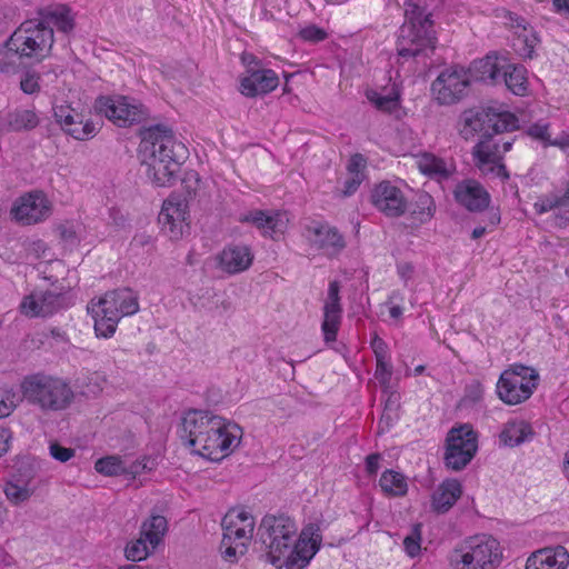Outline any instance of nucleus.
I'll use <instances>...</instances> for the list:
<instances>
[{
	"instance_id": "nucleus-21",
	"label": "nucleus",
	"mask_w": 569,
	"mask_h": 569,
	"mask_svg": "<svg viewBox=\"0 0 569 569\" xmlns=\"http://www.w3.org/2000/svg\"><path fill=\"white\" fill-rule=\"evenodd\" d=\"M278 84L279 78L273 70L249 68L241 78L240 92L248 98H254L273 91Z\"/></svg>"
},
{
	"instance_id": "nucleus-43",
	"label": "nucleus",
	"mask_w": 569,
	"mask_h": 569,
	"mask_svg": "<svg viewBox=\"0 0 569 569\" xmlns=\"http://www.w3.org/2000/svg\"><path fill=\"white\" fill-rule=\"evenodd\" d=\"M533 208L538 214H543L553 209L566 208V204H565V200H563V198H561V196L550 194V196L540 198L537 202H535Z\"/></svg>"
},
{
	"instance_id": "nucleus-50",
	"label": "nucleus",
	"mask_w": 569,
	"mask_h": 569,
	"mask_svg": "<svg viewBox=\"0 0 569 569\" xmlns=\"http://www.w3.org/2000/svg\"><path fill=\"white\" fill-rule=\"evenodd\" d=\"M299 36L305 41L319 42L327 38V32L323 29H321L315 24H311V26H308V27L301 29L299 32Z\"/></svg>"
},
{
	"instance_id": "nucleus-1",
	"label": "nucleus",
	"mask_w": 569,
	"mask_h": 569,
	"mask_svg": "<svg viewBox=\"0 0 569 569\" xmlns=\"http://www.w3.org/2000/svg\"><path fill=\"white\" fill-rule=\"evenodd\" d=\"M518 128L519 120L513 113L500 107H487L463 111L459 132L466 140L476 132H482L480 141L472 149L476 167L485 176L492 174L508 180L509 172L502 163V158L511 149L515 138L501 134Z\"/></svg>"
},
{
	"instance_id": "nucleus-20",
	"label": "nucleus",
	"mask_w": 569,
	"mask_h": 569,
	"mask_svg": "<svg viewBox=\"0 0 569 569\" xmlns=\"http://www.w3.org/2000/svg\"><path fill=\"white\" fill-rule=\"evenodd\" d=\"M98 307L103 308L107 315L113 316L120 321L121 318L138 312V296L129 288L116 289L100 298Z\"/></svg>"
},
{
	"instance_id": "nucleus-13",
	"label": "nucleus",
	"mask_w": 569,
	"mask_h": 569,
	"mask_svg": "<svg viewBox=\"0 0 569 569\" xmlns=\"http://www.w3.org/2000/svg\"><path fill=\"white\" fill-rule=\"evenodd\" d=\"M167 519L156 515L142 522L139 539L127 545L124 553L133 562L146 559L159 545L167 531Z\"/></svg>"
},
{
	"instance_id": "nucleus-58",
	"label": "nucleus",
	"mask_w": 569,
	"mask_h": 569,
	"mask_svg": "<svg viewBox=\"0 0 569 569\" xmlns=\"http://www.w3.org/2000/svg\"><path fill=\"white\" fill-rule=\"evenodd\" d=\"M381 460L380 453H371L366 458V471L369 476L377 473Z\"/></svg>"
},
{
	"instance_id": "nucleus-26",
	"label": "nucleus",
	"mask_w": 569,
	"mask_h": 569,
	"mask_svg": "<svg viewBox=\"0 0 569 569\" xmlns=\"http://www.w3.org/2000/svg\"><path fill=\"white\" fill-rule=\"evenodd\" d=\"M219 267L230 274L240 273L250 268L253 253L246 244L227 246L218 256Z\"/></svg>"
},
{
	"instance_id": "nucleus-64",
	"label": "nucleus",
	"mask_w": 569,
	"mask_h": 569,
	"mask_svg": "<svg viewBox=\"0 0 569 569\" xmlns=\"http://www.w3.org/2000/svg\"><path fill=\"white\" fill-rule=\"evenodd\" d=\"M553 6L558 11L569 14V0H553Z\"/></svg>"
},
{
	"instance_id": "nucleus-29",
	"label": "nucleus",
	"mask_w": 569,
	"mask_h": 569,
	"mask_svg": "<svg viewBox=\"0 0 569 569\" xmlns=\"http://www.w3.org/2000/svg\"><path fill=\"white\" fill-rule=\"evenodd\" d=\"M39 123L40 119L33 107H18L4 116L1 127L7 132H22L33 130Z\"/></svg>"
},
{
	"instance_id": "nucleus-16",
	"label": "nucleus",
	"mask_w": 569,
	"mask_h": 569,
	"mask_svg": "<svg viewBox=\"0 0 569 569\" xmlns=\"http://www.w3.org/2000/svg\"><path fill=\"white\" fill-rule=\"evenodd\" d=\"M11 214L23 224L38 223L49 217V201L42 192L27 193L14 202Z\"/></svg>"
},
{
	"instance_id": "nucleus-5",
	"label": "nucleus",
	"mask_w": 569,
	"mask_h": 569,
	"mask_svg": "<svg viewBox=\"0 0 569 569\" xmlns=\"http://www.w3.org/2000/svg\"><path fill=\"white\" fill-rule=\"evenodd\" d=\"M21 391L29 403L49 411L67 409L74 398L73 390L63 379L42 373L24 377Z\"/></svg>"
},
{
	"instance_id": "nucleus-51",
	"label": "nucleus",
	"mask_w": 569,
	"mask_h": 569,
	"mask_svg": "<svg viewBox=\"0 0 569 569\" xmlns=\"http://www.w3.org/2000/svg\"><path fill=\"white\" fill-rule=\"evenodd\" d=\"M549 126L546 123H535L528 128V136L541 141L545 146H550V136L548 133Z\"/></svg>"
},
{
	"instance_id": "nucleus-9",
	"label": "nucleus",
	"mask_w": 569,
	"mask_h": 569,
	"mask_svg": "<svg viewBox=\"0 0 569 569\" xmlns=\"http://www.w3.org/2000/svg\"><path fill=\"white\" fill-rule=\"evenodd\" d=\"M470 86V74L466 68L452 66L443 69L432 81L431 93L438 104L452 106L468 96Z\"/></svg>"
},
{
	"instance_id": "nucleus-36",
	"label": "nucleus",
	"mask_w": 569,
	"mask_h": 569,
	"mask_svg": "<svg viewBox=\"0 0 569 569\" xmlns=\"http://www.w3.org/2000/svg\"><path fill=\"white\" fill-rule=\"evenodd\" d=\"M379 486L382 491L389 496L402 497L408 491V483L406 477L395 470L387 469L382 472Z\"/></svg>"
},
{
	"instance_id": "nucleus-47",
	"label": "nucleus",
	"mask_w": 569,
	"mask_h": 569,
	"mask_svg": "<svg viewBox=\"0 0 569 569\" xmlns=\"http://www.w3.org/2000/svg\"><path fill=\"white\" fill-rule=\"evenodd\" d=\"M375 377L379 381L381 386L388 388L391 381L392 376V366L388 361V359H378Z\"/></svg>"
},
{
	"instance_id": "nucleus-40",
	"label": "nucleus",
	"mask_w": 569,
	"mask_h": 569,
	"mask_svg": "<svg viewBox=\"0 0 569 569\" xmlns=\"http://www.w3.org/2000/svg\"><path fill=\"white\" fill-rule=\"evenodd\" d=\"M431 14L426 13L425 9L415 3H408L406 9V21L403 23H413L415 27L433 28Z\"/></svg>"
},
{
	"instance_id": "nucleus-6",
	"label": "nucleus",
	"mask_w": 569,
	"mask_h": 569,
	"mask_svg": "<svg viewBox=\"0 0 569 569\" xmlns=\"http://www.w3.org/2000/svg\"><path fill=\"white\" fill-rule=\"evenodd\" d=\"M501 559L499 541L485 533L466 538L449 556L452 569H496Z\"/></svg>"
},
{
	"instance_id": "nucleus-24",
	"label": "nucleus",
	"mask_w": 569,
	"mask_h": 569,
	"mask_svg": "<svg viewBox=\"0 0 569 569\" xmlns=\"http://www.w3.org/2000/svg\"><path fill=\"white\" fill-rule=\"evenodd\" d=\"M456 201L469 211H482L490 203V194L476 180L467 179L459 182L453 191Z\"/></svg>"
},
{
	"instance_id": "nucleus-4",
	"label": "nucleus",
	"mask_w": 569,
	"mask_h": 569,
	"mask_svg": "<svg viewBox=\"0 0 569 569\" xmlns=\"http://www.w3.org/2000/svg\"><path fill=\"white\" fill-rule=\"evenodd\" d=\"M54 42L53 30L31 19L22 22L7 40L8 53L17 56L21 62H40L49 57Z\"/></svg>"
},
{
	"instance_id": "nucleus-31",
	"label": "nucleus",
	"mask_w": 569,
	"mask_h": 569,
	"mask_svg": "<svg viewBox=\"0 0 569 569\" xmlns=\"http://www.w3.org/2000/svg\"><path fill=\"white\" fill-rule=\"evenodd\" d=\"M38 19L52 30L56 27L59 31L68 33L74 28V20L68 6L58 3L39 9Z\"/></svg>"
},
{
	"instance_id": "nucleus-32",
	"label": "nucleus",
	"mask_w": 569,
	"mask_h": 569,
	"mask_svg": "<svg viewBox=\"0 0 569 569\" xmlns=\"http://www.w3.org/2000/svg\"><path fill=\"white\" fill-rule=\"evenodd\" d=\"M509 91L523 97L528 91L527 69L522 64L505 63L501 78Z\"/></svg>"
},
{
	"instance_id": "nucleus-54",
	"label": "nucleus",
	"mask_w": 569,
	"mask_h": 569,
	"mask_svg": "<svg viewBox=\"0 0 569 569\" xmlns=\"http://www.w3.org/2000/svg\"><path fill=\"white\" fill-rule=\"evenodd\" d=\"M371 348L373 350L376 360L388 359V346L378 335H375L371 339Z\"/></svg>"
},
{
	"instance_id": "nucleus-25",
	"label": "nucleus",
	"mask_w": 569,
	"mask_h": 569,
	"mask_svg": "<svg viewBox=\"0 0 569 569\" xmlns=\"http://www.w3.org/2000/svg\"><path fill=\"white\" fill-rule=\"evenodd\" d=\"M505 58L497 53H488L485 58L475 60L466 71L470 74V82L480 81L490 84H497L500 81L502 69L506 63Z\"/></svg>"
},
{
	"instance_id": "nucleus-14",
	"label": "nucleus",
	"mask_w": 569,
	"mask_h": 569,
	"mask_svg": "<svg viewBox=\"0 0 569 569\" xmlns=\"http://www.w3.org/2000/svg\"><path fill=\"white\" fill-rule=\"evenodd\" d=\"M94 109L119 127L140 122L147 116L141 104L127 97H99L94 102Z\"/></svg>"
},
{
	"instance_id": "nucleus-62",
	"label": "nucleus",
	"mask_w": 569,
	"mask_h": 569,
	"mask_svg": "<svg viewBox=\"0 0 569 569\" xmlns=\"http://www.w3.org/2000/svg\"><path fill=\"white\" fill-rule=\"evenodd\" d=\"M412 272L413 267L410 263H402L398 266V273L405 280L409 279Z\"/></svg>"
},
{
	"instance_id": "nucleus-38",
	"label": "nucleus",
	"mask_w": 569,
	"mask_h": 569,
	"mask_svg": "<svg viewBox=\"0 0 569 569\" xmlns=\"http://www.w3.org/2000/svg\"><path fill=\"white\" fill-rule=\"evenodd\" d=\"M97 472L112 477L124 473V461L118 456H107L100 458L94 463Z\"/></svg>"
},
{
	"instance_id": "nucleus-17",
	"label": "nucleus",
	"mask_w": 569,
	"mask_h": 569,
	"mask_svg": "<svg viewBox=\"0 0 569 569\" xmlns=\"http://www.w3.org/2000/svg\"><path fill=\"white\" fill-rule=\"evenodd\" d=\"M187 216V203L184 200L168 198L162 204L158 221L166 236L171 240H178L182 237L184 228L188 227L186 223Z\"/></svg>"
},
{
	"instance_id": "nucleus-10",
	"label": "nucleus",
	"mask_w": 569,
	"mask_h": 569,
	"mask_svg": "<svg viewBox=\"0 0 569 569\" xmlns=\"http://www.w3.org/2000/svg\"><path fill=\"white\" fill-rule=\"evenodd\" d=\"M74 305V297L71 290L53 292L34 291L26 296L20 303V310L30 318L50 317L61 310H66Z\"/></svg>"
},
{
	"instance_id": "nucleus-57",
	"label": "nucleus",
	"mask_w": 569,
	"mask_h": 569,
	"mask_svg": "<svg viewBox=\"0 0 569 569\" xmlns=\"http://www.w3.org/2000/svg\"><path fill=\"white\" fill-rule=\"evenodd\" d=\"M20 88L24 93L28 94H32L40 89L38 80L33 76H26L20 82Z\"/></svg>"
},
{
	"instance_id": "nucleus-44",
	"label": "nucleus",
	"mask_w": 569,
	"mask_h": 569,
	"mask_svg": "<svg viewBox=\"0 0 569 569\" xmlns=\"http://www.w3.org/2000/svg\"><path fill=\"white\" fill-rule=\"evenodd\" d=\"M420 169L425 174L428 176H438L441 178L449 177V171L446 168V163L435 157L426 158L423 162L420 163Z\"/></svg>"
},
{
	"instance_id": "nucleus-60",
	"label": "nucleus",
	"mask_w": 569,
	"mask_h": 569,
	"mask_svg": "<svg viewBox=\"0 0 569 569\" xmlns=\"http://www.w3.org/2000/svg\"><path fill=\"white\" fill-rule=\"evenodd\" d=\"M228 513H233L236 516V518L233 519L232 522H236L237 523V527H241L242 523H244V517H252L248 511L246 510H237V509H232L230 510Z\"/></svg>"
},
{
	"instance_id": "nucleus-30",
	"label": "nucleus",
	"mask_w": 569,
	"mask_h": 569,
	"mask_svg": "<svg viewBox=\"0 0 569 569\" xmlns=\"http://www.w3.org/2000/svg\"><path fill=\"white\" fill-rule=\"evenodd\" d=\"M462 495V486L457 479H446L435 490L431 497L432 509L437 513L448 512Z\"/></svg>"
},
{
	"instance_id": "nucleus-19",
	"label": "nucleus",
	"mask_w": 569,
	"mask_h": 569,
	"mask_svg": "<svg viewBox=\"0 0 569 569\" xmlns=\"http://www.w3.org/2000/svg\"><path fill=\"white\" fill-rule=\"evenodd\" d=\"M239 221L242 223H251L261 230L263 236L278 239L284 233L289 218L286 212L252 210L241 214Z\"/></svg>"
},
{
	"instance_id": "nucleus-45",
	"label": "nucleus",
	"mask_w": 569,
	"mask_h": 569,
	"mask_svg": "<svg viewBox=\"0 0 569 569\" xmlns=\"http://www.w3.org/2000/svg\"><path fill=\"white\" fill-rule=\"evenodd\" d=\"M421 525L417 523L412 527L411 532L403 539V546L407 555L411 558L420 552Z\"/></svg>"
},
{
	"instance_id": "nucleus-33",
	"label": "nucleus",
	"mask_w": 569,
	"mask_h": 569,
	"mask_svg": "<svg viewBox=\"0 0 569 569\" xmlns=\"http://www.w3.org/2000/svg\"><path fill=\"white\" fill-rule=\"evenodd\" d=\"M532 436L531 426L525 421H508L500 432V440L506 446L516 447Z\"/></svg>"
},
{
	"instance_id": "nucleus-27",
	"label": "nucleus",
	"mask_w": 569,
	"mask_h": 569,
	"mask_svg": "<svg viewBox=\"0 0 569 569\" xmlns=\"http://www.w3.org/2000/svg\"><path fill=\"white\" fill-rule=\"evenodd\" d=\"M154 151L149 157L143 156L142 166L147 167L146 174L157 187H169L180 171V167L169 160L154 159Z\"/></svg>"
},
{
	"instance_id": "nucleus-61",
	"label": "nucleus",
	"mask_w": 569,
	"mask_h": 569,
	"mask_svg": "<svg viewBox=\"0 0 569 569\" xmlns=\"http://www.w3.org/2000/svg\"><path fill=\"white\" fill-rule=\"evenodd\" d=\"M151 242H152V238L144 233L136 234L132 240V244L138 246V247H144V246L150 244Z\"/></svg>"
},
{
	"instance_id": "nucleus-8",
	"label": "nucleus",
	"mask_w": 569,
	"mask_h": 569,
	"mask_svg": "<svg viewBox=\"0 0 569 569\" xmlns=\"http://www.w3.org/2000/svg\"><path fill=\"white\" fill-rule=\"evenodd\" d=\"M140 146L142 156L149 157L154 151V159L169 160L179 167L188 157V149L176 139L172 130L160 124L144 131Z\"/></svg>"
},
{
	"instance_id": "nucleus-2",
	"label": "nucleus",
	"mask_w": 569,
	"mask_h": 569,
	"mask_svg": "<svg viewBox=\"0 0 569 569\" xmlns=\"http://www.w3.org/2000/svg\"><path fill=\"white\" fill-rule=\"evenodd\" d=\"M297 525L286 515H266L257 531V543L272 566L305 568L320 548L322 537L316 525L306 527L297 537Z\"/></svg>"
},
{
	"instance_id": "nucleus-52",
	"label": "nucleus",
	"mask_w": 569,
	"mask_h": 569,
	"mask_svg": "<svg viewBox=\"0 0 569 569\" xmlns=\"http://www.w3.org/2000/svg\"><path fill=\"white\" fill-rule=\"evenodd\" d=\"M49 449L50 455L60 462H67L74 456L72 448L62 447L59 443H51Z\"/></svg>"
},
{
	"instance_id": "nucleus-42",
	"label": "nucleus",
	"mask_w": 569,
	"mask_h": 569,
	"mask_svg": "<svg viewBox=\"0 0 569 569\" xmlns=\"http://www.w3.org/2000/svg\"><path fill=\"white\" fill-rule=\"evenodd\" d=\"M53 116L56 121L61 126V128L66 131L72 124L77 123V120L81 117L78 112L74 111L69 106H57L53 108Z\"/></svg>"
},
{
	"instance_id": "nucleus-22",
	"label": "nucleus",
	"mask_w": 569,
	"mask_h": 569,
	"mask_svg": "<svg viewBox=\"0 0 569 569\" xmlns=\"http://www.w3.org/2000/svg\"><path fill=\"white\" fill-rule=\"evenodd\" d=\"M536 381H523L513 373L502 372L497 383V393L507 405H518L529 399L537 388Z\"/></svg>"
},
{
	"instance_id": "nucleus-15",
	"label": "nucleus",
	"mask_w": 569,
	"mask_h": 569,
	"mask_svg": "<svg viewBox=\"0 0 569 569\" xmlns=\"http://www.w3.org/2000/svg\"><path fill=\"white\" fill-rule=\"evenodd\" d=\"M370 202L387 218L402 217L409 210V201L405 192L389 180L373 186Z\"/></svg>"
},
{
	"instance_id": "nucleus-35",
	"label": "nucleus",
	"mask_w": 569,
	"mask_h": 569,
	"mask_svg": "<svg viewBox=\"0 0 569 569\" xmlns=\"http://www.w3.org/2000/svg\"><path fill=\"white\" fill-rule=\"evenodd\" d=\"M540 38L532 28L522 27L513 40L515 51L523 59H533L535 48L539 44Z\"/></svg>"
},
{
	"instance_id": "nucleus-56",
	"label": "nucleus",
	"mask_w": 569,
	"mask_h": 569,
	"mask_svg": "<svg viewBox=\"0 0 569 569\" xmlns=\"http://www.w3.org/2000/svg\"><path fill=\"white\" fill-rule=\"evenodd\" d=\"M96 133V126L92 122H82L81 129L69 130V134L77 140H86Z\"/></svg>"
},
{
	"instance_id": "nucleus-53",
	"label": "nucleus",
	"mask_w": 569,
	"mask_h": 569,
	"mask_svg": "<svg viewBox=\"0 0 569 569\" xmlns=\"http://www.w3.org/2000/svg\"><path fill=\"white\" fill-rule=\"evenodd\" d=\"M366 163H367L366 158L360 153H356L350 158L348 166H347V170L350 176L363 174V169L366 168Z\"/></svg>"
},
{
	"instance_id": "nucleus-46",
	"label": "nucleus",
	"mask_w": 569,
	"mask_h": 569,
	"mask_svg": "<svg viewBox=\"0 0 569 569\" xmlns=\"http://www.w3.org/2000/svg\"><path fill=\"white\" fill-rule=\"evenodd\" d=\"M154 460L151 458L144 457L141 460H136L131 463H127L124 461V473L136 478L138 475H141L144 471H151L154 468Z\"/></svg>"
},
{
	"instance_id": "nucleus-48",
	"label": "nucleus",
	"mask_w": 569,
	"mask_h": 569,
	"mask_svg": "<svg viewBox=\"0 0 569 569\" xmlns=\"http://www.w3.org/2000/svg\"><path fill=\"white\" fill-rule=\"evenodd\" d=\"M483 387L478 380L471 381L465 389L462 401L466 405H475L482 399Z\"/></svg>"
},
{
	"instance_id": "nucleus-12",
	"label": "nucleus",
	"mask_w": 569,
	"mask_h": 569,
	"mask_svg": "<svg viewBox=\"0 0 569 569\" xmlns=\"http://www.w3.org/2000/svg\"><path fill=\"white\" fill-rule=\"evenodd\" d=\"M436 41L433 28H416L413 23H403L399 30L397 52L405 59L428 57L433 52Z\"/></svg>"
},
{
	"instance_id": "nucleus-41",
	"label": "nucleus",
	"mask_w": 569,
	"mask_h": 569,
	"mask_svg": "<svg viewBox=\"0 0 569 569\" xmlns=\"http://www.w3.org/2000/svg\"><path fill=\"white\" fill-rule=\"evenodd\" d=\"M4 495L10 502L19 505L27 501L31 497L32 491L26 486L8 481L4 486Z\"/></svg>"
},
{
	"instance_id": "nucleus-23",
	"label": "nucleus",
	"mask_w": 569,
	"mask_h": 569,
	"mask_svg": "<svg viewBox=\"0 0 569 569\" xmlns=\"http://www.w3.org/2000/svg\"><path fill=\"white\" fill-rule=\"evenodd\" d=\"M312 246L323 250L328 254H337L346 247L343 236L336 227L328 223L316 222L307 227Z\"/></svg>"
},
{
	"instance_id": "nucleus-39",
	"label": "nucleus",
	"mask_w": 569,
	"mask_h": 569,
	"mask_svg": "<svg viewBox=\"0 0 569 569\" xmlns=\"http://www.w3.org/2000/svg\"><path fill=\"white\" fill-rule=\"evenodd\" d=\"M94 322V331L98 337L110 338L117 329L119 319L113 316L107 315L103 308H99Z\"/></svg>"
},
{
	"instance_id": "nucleus-37",
	"label": "nucleus",
	"mask_w": 569,
	"mask_h": 569,
	"mask_svg": "<svg viewBox=\"0 0 569 569\" xmlns=\"http://www.w3.org/2000/svg\"><path fill=\"white\" fill-rule=\"evenodd\" d=\"M366 97L378 110L383 112L391 113L399 106V94L396 92L382 96L375 90H368Z\"/></svg>"
},
{
	"instance_id": "nucleus-49",
	"label": "nucleus",
	"mask_w": 569,
	"mask_h": 569,
	"mask_svg": "<svg viewBox=\"0 0 569 569\" xmlns=\"http://www.w3.org/2000/svg\"><path fill=\"white\" fill-rule=\"evenodd\" d=\"M503 372L513 373L517 378H521L523 381H536L538 380V373L535 369L523 366V365H513L509 369Z\"/></svg>"
},
{
	"instance_id": "nucleus-59",
	"label": "nucleus",
	"mask_w": 569,
	"mask_h": 569,
	"mask_svg": "<svg viewBox=\"0 0 569 569\" xmlns=\"http://www.w3.org/2000/svg\"><path fill=\"white\" fill-rule=\"evenodd\" d=\"M11 436L6 429L0 430V457L9 450V440Z\"/></svg>"
},
{
	"instance_id": "nucleus-55",
	"label": "nucleus",
	"mask_w": 569,
	"mask_h": 569,
	"mask_svg": "<svg viewBox=\"0 0 569 569\" xmlns=\"http://www.w3.org/2000/svg\"><path fill=\"white\" fill-rule=\"evenodd\" d=\"M363 178H365V174H353V176H350L348 179H346L345 187L342 190L343 196L345 197L352 196L360 187L361 182L363 181Z\"/></svg>"
},
{
	"instance_id": "nucleus-28",
	"label": "nucleus",
	"mask_w": 569,
	"mask_h": 569,
	"mask_svg": "<svg viewBox=\"0 0 569 569\" xmlns=\"http://www.w3.org/2000/svg\"><path fill=\"white\" fill-rule=\"evenodd\" d=\"M569 553L562 546L545 548L533 552L527 560L526 569H566Z\"/></svg>"
},
{
	"instance_id": "nucleus-11",
	"label": "nucleus",
	"mask_w": 569,
	"mask_h": 569,
	"mask_svg": "<svg viewBox=\"0 0 569 569\" xmlns=\"http://www.w3.org/2000/svg\"><path fill=\"white\" fill-rule=\"evenodd\" d=\"M236 516L227 513L222 519L223 537L220 542L222 557L230 562L237 560L238 555H244L248 549V541L252 538L254 520L253 517H244V523L237 527L232 522Z\"/></svg>"
},
{
	"instance_id": "nucleus-7",
	"label": "nucleus",
	"mask_w": 569,
	"mask_h": 569,
	"mask_svg": "<svg viewBox=\"0 0 569 569\" xmlns=\"http://www.w3.org/2000/svg\"><path fill=\"white\" fill-rule=\"evenodd\" d=\"M443 462L452 471L463 470L478 450V435L469 425L451 428L446 437Z\"/></svg>"
},
{
	"instance_id": "nucleus-34",
	"label": "nucleus",
	"mask_w": 569,
	"mask_h": 569,
	"mask_svg": "<svg viewBox=\"0 0 569 569\" xmlns=\"http://www.w3.org/2000/svg\"><path fill=\"white\" fill-rule=\"evenodd\" d=\"M410 217L413 221L420 224L426 223L432 219L436 212V203L433 198L425 191L418 192L416 200L409 210Z\"/></svg>"
},
{
	"instance_id": "nucleus-3",
	"label": "nucleus",
	"mask_w": 569,
	"mask_h": 569,
	"mask_svg": "<svg viewBox=\"0 0 569 569\" xmlns=\"http://www.w3.org/2000/svg\"><path fill=\"white\" fill-rule=\"evenodd\" d=\"M179 437L191 452L211 461H220L240 442L241 429L208 410L186 412L179 427Z\"/></svg>"
},
{
	"instance_id": "nucleus-63",
	"label": "nucleus",
	"mask_w": 569,
	"mask_h": 569,
	"mask_svg": "<svg viewBox=\"0 0 569 569\" xmlns=\"http://www.w3.org/2000/svg\"><path fill=\"white\" fill-rule=\"evenodd\" d=\"M550 146L560 147L561 149L569 148V134L561 136L550 141Z\"/></svg>"
},
{
	"instance_id": "nucleus-18",
	"label": "nucleus",
	"mask_w": 569,
	"mask_h": 569,
	"mask_svg": "<svg viewBox=\"0 0 569 569\" xmlns=\"http://www.w3.org/2000/svg\"><path fill=\"white\" fill-rule=\"evenodd\" d=\"M340 284L337 280L330 281L328 296L323 306V320L321 330L327 343L335 342L341 325L342 307L340 298Z\"/></svg>"
}]
</instances>
